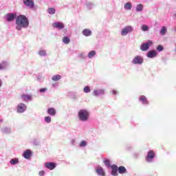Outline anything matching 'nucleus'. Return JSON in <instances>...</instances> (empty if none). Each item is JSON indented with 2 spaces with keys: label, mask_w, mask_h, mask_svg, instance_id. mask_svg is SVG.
<instances>
[{
  "label": "nucleus",
  "mask_w": 176,
  "mask_h": 176,
  "mask_svg": "<svg viewBox=\"0 0 176 176\" xmlns=\"http://www.w3.org/2000/svg\"><path fill=\"white\" fill-rule=\"evenodd\" d=\"M47 91V88H41L38 89V92L41 94L46 93Z\"/></svg>",
  "instance_id": "ea45409f"
},
{
  "label": "nucleus",
  "mask_w": 176,
  "mask_h": 176,
  "mask_svg": "<svg viewBox=\"0 0 176 176\" xmlns=\"http://www.w3.org/2000/svg\"><path fill=\"white\" fill-rule=\"evenodd\" d=\"M20 163V161L19 160V158L15 157L12 158L10 160V164L11 166H16V164H19Z\"/></svg>",
  "instance_id": "4be33fe9"
},
{
  "label": "nucleus",
  "mask_w": 176,
  "mask_h": 176,
  "mask_svg": "<svg viewBox=\"0 0 176 176\" xmlns=\"http://www.w3.org/2000/svg\"><path fill=\"white\" fill-rule=\"evenodd\" d=\"M146 57H148V58H155L157 57V52L153 50H149L146 53Z\"/></svg>",
  "instance_id": "9b49d317"
},
{
  "label": "nucleus",
  "mask_w": 176,
  "mask_h": 176,
  "mask_svg": "<svg viewBox=\"0 0 176 176\" xmlns=\"http://www.w3.org/2000/svg\"><path fill=\"white\" fill-rule=\"evenodd\" d=\"M134 157L137 158L138 157V153H134L133 154Z\"/></svg>",
  "instance_id": "de8ad7c7"
},
{
  "label": "nucleus",
  "mask_w": 176,
  "mask_h": 176,
  "mask_svg": "<svg viewBox=\"0 0 176 176\" xmlns=\"http://www.w3.org/2000/svg\"><path fill=\"white\" fill-rule=\"evenodd\" d=\"M2 86V80H0V87Z\"/></svg>",
  "instance_id": "09e8293b"
},
{
  "label": "nucleus",
  "mask_w": 176,
  "mask_h": 176,
  "mask_svg": "<svg viewBox=\"0 0 176 176\" xmlns=\"http://www.w3.org/2000/svg\"><path fill=\"white\" fill-rule=\"evenodd\" d=\"M87 146V142L85 140H82L80 142L79 146L80 148H85V146Z\"/></svg>",
  "instance_id": "473e14b6"
},
{
  "label": "nucleus",
  "mask_w": 176,
  "mask_h": 176,
  "mask_svg": "<svg viewBox=\"0 0 176 176\" xmlns=\"http://www.w3.org/2000/svg\"><path fill=\"white\" fill-rule=\"evenodd\" d=\"M45 167L48 170H54V168L57 167V164H56V162H46L45 164Z\"/></svg>",
  "instance_id": "ddd939ff"
},
{
  "label": "nucleus",
  "mask_w": 176,
  "mask_h": 176,
  "mask_svg": "<svg viewBox=\"0 0 176 176\" xmlns=\"http://www.w3.org/2000/svg\"><path fill=\"white\" fill-rule=\"evenodd\" d=\"M21 98L23 101H32V96L29 94H23Z\"/></svg>",
  "instance_id": "6ab92c4d"
},
{
  "label": "nucleus",
  "mask_w": 176,
  "mask_h": 176,
  "mask_svg": "<svg viewBox=\"0 0 176 176\" xmlns=\"http://www.w3.org/2000/svg\"><path fill=\"white\" fill-rule=\"evenodd\" d=\"M131 63L135 65H142V64L144 63V58H142V56H141L138 55L133 58Z\"/></svg>",
  "instance_id": "20e7f679"
},
{
  "label": "nucleus",
  "mask_w": 176,
  "mask_h": 176,
  "mask_svg": "<svg viewBox=\"0 0 176 176\" xmlns=\"http://www.w3.org/2000/svg\"><path fill=\"white\" fill-rule=\"evenodd\" d=\"M153 45L152 40H148L146 43H142L140 45V50L142 52H148V50Z\"/></svg>",
  "instance_id": "7ed1b4c3"
},
{
  "label": "nucleus",
  "mask_w": 176,
  "mask_h": 176,
  "mask_svg": "<svg viewBox=\"0 0 176 176\" xmlns=\"http://www.w3.org/2000/svg\"><path fill=\"white\" fill-rule=\"evenodd\" d=\"M78 118L80 122H87L90 119V112L87 109H82L78 111Z\"/></svg>",
  "instance_id": "f03ea898"
},
{
  "label": "nucleus",
  "mask_w": 176,
  "mask_h": 176,
  "mask_svg": "<svg viewBox=\"0 0 176 176\" xmlns=\"http://www.w3.org/2000/svg\"><path fill=\"white\" fill-rule=\"evenodd\" d=\"M96 173L100 176H105V171L104 170V168L101 166H98L95 168Z\"/></svg>",
  "instance_id": "f8f14e48"
},
{
  "label": "nucleus",
  "mask_w": 176,
  "mask_h": 176,
  "mask_svg": "<svg viewBox=\"0 0 176 176\" xmlns=\"http://www.w3.org/2000/svg\"><path fill=\"white\" fill-rule=\"evenodd\" d=\"M63 42L65 43V45H68L69 42H71V39L68 36H64L63 38Z\"/></svg>",
  "instance_id": "c756f323"
},
{
  "label": "nucleus",
  "mask_w": 176,
  "mask_h": 176,
  "mask_svg": "<svg viewBox=\"0 0 176 176\" xmlns=\"http://www.w3.org/2000/svg\"><path fill=\"white\" fill-rule=\"evenodd\" d=\"M127 151H130V147H126Z\"/></svg>",
  "instance_id": "603ef678"
},
{
  "label": "nucleus",
  "mask_w": 176,
  "mask_h": 176,
  "mask_svg": "<svg viewBox=\"0 0 176 176\" xmlns=\"http://www.w3.org/2000/svg\"><path fill=\"white\" fill-rule=\"evenodd\" d=\"M144 10V5L143 4H138L136 6V12H142Z\"/></svg>",
  "instance_id": "cd10ccee"
},
{
  "label": "nucleus",
  "mask_w": 176,
  "mask_h": 176,
  "mask_svg": "<svg viewBox=\"0 0 176 176\" xmlns=\"http://www.w3.org/2000/svg\"><path fill=\"white\" fill-rule=\"evenodd\" d=\"M82 34L84 36H91V30L89 29H84L82 31Z\"/></svg>",
  "instance_id": "5701e85b"
},
{
  "label": "nucleus",
  "mask_w": 176,
  "mask_h": 176,
  "mask_svg": "<svg viewBox=\"0 0 176 176\" xmlns=\"http://www.w3.org/2000/svg\"><path fill=\"white\" fill-rule=\"evenodd\" d=\"M2 122H3V120L0 119V123H2Z\"/></svg>",
  "instance_id": "3c124183"
},
{
  "label": "nucleus",
  "mask_w": 176,
  "mask_h": 176,
  "mask_svg": "<svg viewBox=\"0 0 176 176\" xmlns=\"http://www.w3.org/2000/svg\"><path fill=\"white\" fill-rule=\"evenodd\" d=\"M25 6L30 8V9H34L35 8V3L34 0H23Z\"/></svg>",
  "instance_id": "1a4fd4ad"
},
{
  "label": "nucleus",
  "mask_w": 176,
  "mask_h": 176,
  "mask_svg": "<svg viewBox=\"0 0 176 176\" xmlns=\"http://www.w3.org/2000/svg\"><path fill=\"white\" fill-rule=\"evenodd\" d=\"M9 67V63L6 61H3L0 63V71H2L3 69H6Z\"/></svg>",
  "instance_id": "412c9836"
},
{
  "label": "nucleus",
  "mask_w": 176,
  "mask_h": 176,
  "mask_svg": "<svg viewBox=\"0 0 176 176\" xmlns=\"http://www.w3.org/2000/svg\"><path fill=\"white\" fill-rule=\"evenodd\" d=\"M47 113L50 115V116H56V109L53 107H50L47 109Z\"/></svg>",
  "instance_id": "a211bd4d"
},
{
  "label": "nucleus",
  "mask_w": 176,
  "mask_h": 176,
  "mask_svg": "<svg viewBox=\"0 0 176 176\" xmlns=\"http://www.w3.org/2000/svg\"><path fill=\"white\" fill-rule=\"evenodd\" d=\"M160 35L162 36L166 35L167 34V27L166 26H162L160 31Z\"/></svg>",
  "instance_id": "393cba45"
},
{
  "label": "nucleus",
  "mask_w": 176,
  "mask_h": 176,
  "mask_svg": "<svg viewBox=\"0 0 176 176\" xmlns=\"http://www.w3.org/2000/svg\"><path fill=\"white\" fill-rule=\"evenodd\" d=\"M104 164L106 166V167H111L112 165H111V161L108 159H106L103 161Z\"/></svg>",
  "instance_id": "2f4dec72"
},
{
  "label": "nucleus",
  "mask_w": 176,
  "mask_h": 176,
  "mask_svg": "<svg viewBox=\"0 0 176 176\" xmlns=\"http://www.w3.org/2000/svg\"><path fill=\"white\" fill-rule=\"evenodd\" d=\"M117 170L119 174H126L127 173V169L123 166H117Z\"/></svg>",
  "instance_id": "f3484780"
},
{
  "label": "nucleus",
  "mask_w": 176,
  "mask_h": 176,
  "mask_svg": "<svg viewBox=\"0 0 176 176\" xmlns=\"http://www.w3.org/2000/svg\"><path fill=\"white\" fill-rule=\"evenodd\" d=\"M97 54V52L96 51L92 50L88 53L87 57L88 58H93Z\"/></svg>",
  "instance_id": "c85d7f7f"
},
{
  "label": "nucleus",
  "mask_w": 176,
  "mask_h": 176,
  "mask_svg": "<svg viewBox=\"0 0 176 176\" xmlns=\"http://www.w3.org/2000/svg\"><path fill=\"white\" fill-rule=\"evenodd\" d=\"M60 79H61V76H60V74H56L52 77V80H54V82H58Z\"/></svg>",
  "instance_id": "bb28decb"
},
{
  "label": "nucleus",
  "mask_w": 176,
  "mask_h": 176,
  "mask_svg": "<svg viewBox=\"0 0 176 176\" xmlns=\"http://www.w3.org/2000/svg\"><path fill=\"white\" fill-rule=\"evenodd\" d=\"M85 5L87 8L89 9V10H91V8H93V6H94V4H93L91 2H88Z\"/></svg>",
  "instance_id": "f704fd0d"
},
{
  "label": "nucleus",
  "mask_w": 176,
  "mask_h": 176,
  "mask_svg": "<svg viewBox=\"0 0 176 176\" xmlns=\"http://www.w3.org/2000/svg\"><path fill=\"white\" fill-rule=\"evenodd\" d=\"M44 121L45 122V123H51L52 122V117L45 116L44 118Z\"/></svg>",
  "instance_id": "72a5a7b5"
},
{
  "label": "nucleus",
  "mask_w": 176,
  "mask_h": 176,
  "mask_svg": "<svg viewBox=\"0 0 176 176\" xmlns=\"http://www.w3.org/2000/svg\"><path fill=\"white\" fill-rule=\"evenodd\" d=\"M75 140L74 139H72V140H71V144H72V145H73V146H75Z\"/></svg>",
  "instance_id": "a18cd8bd"
},
{
  "label": "nucleus",
  "mask_w": 176,
  "mask_h": 176,
  "mask_svg": "<svg viewBox=\"0 0 176 176\" xmlns=\"http://www.w3.org/2000/svg\"><path fill=\"white\" fill-rule=\"evenodd\" d=\"M42 80V76L38 75L37 76V80Z\"/></svg>",
  "instance_id": "49530a36"
},
{
  "label": "nucleus",
  "mask_w": 176,
  "mask_h": 176,
  "mask_svg": "<svg viewBox=\"0 0 176 176\" xmlns=\"http://www.w3.org/2000/svg\"><path fill=\"white\" fill-rule=\"evenodd\" d=\"M1 132L2 134H6L7 135H9V134H12V128L9 126H4L1 128Z\"/></svg>",
  "instance_id": "4468645a"
},
{
  "label": "nucleus",
  "mask_w": 176,
  "mask_h": 176,
  "mask_svg": "<svg viewBox=\"0 0 176 176\" xmlns=\"http://www.w3.org/2000/svg\"><path fill=\"white\" fill-rule=\"evenodd\" d=\"M22 156L25 158L27 159L28 160L31 159V156H32V151L30 149L25 150Z\"/></svg>",
  "instance_id": "2eb2a0df"
},
{
  "label": "nucleus",
  "mask_w": 176,
  "mask_h": 176,
  "mask_svg": "<svg viewBox=\"0 0 176 176\" xmlns=\"http://www.w3.org/2000/svg\"><path fill=\"white\" fill-rule=\"evenodd\" d=\"M67 96L71 98H76V94H75V92H69L67 94Z\"/></svg>",
  "instance_id": "c9c22d12"
},
{
  "label": "nucleus",
  "mask_w": 176,
  "mask_h": 176,
  "mask_svg": "<svg viewBox=\"0 0 176 176\" xmlns=\"http://www.w3.org/2000/svg\"><path fill=\"white\" fill-rule=\"evenodd\" d=\"M79 57L80 58H82V60H86V55L83 54H79Z\"/></svg>",
  "instance_id": "79ce46f5"
},
{
  "label": "nucleus",
  "mask_w": 176,
  "mask_h": 176,
  "mask_svg": "<svg viewBox=\"0 0 176 176\" xmlns=\"http://www.w3.org/2000/svg\"><path fill=\"white\" fill-rule=\"evenodd\" d=\"M52 27L53 28H56V30H64V28H65V25H64V23H63V22H60V21H55L52 23Z\"/></svg>",
  "instance_id": "0eeeda50"
},
{
  "label": "nucleus",
  "mask_w": 176,
  "mask_h": 176,
  "mask_svg": "<svg viewBox=\"0 0 176 176\" xmlns=\"http://www.w3.org/2000/svg\"><path fill=\"white\" fill-rule=\"evenodd\" d=\"M156 49L157 52H163V50H164V47L162 45H158Z\"/></svg>",
  "instance_id": "4c0bfd02"
},
{
  "label": "nucleus",
  "mask_w": 176,
  "mask_h": 176,
  "mask_svg": "<svg viewBox=\"0 0 176 176\" xmlns=\"http://www.w3.org/2000/svg\"><path fill=\"white\" fill-rule=\"evenodd\" d=\"M3 19L7 23H12L15 20V28L17 31H21L23 28H28L30 27V20L24 14L17 15V12H10L6 14Z\"/></svg>",
  "instance_id": "f257e3e1"
},
{
  "label": "nucleus",
  "mask_w": 176,
  "mask_h": 176,
  "mask_svg": "<svg viewBox=\"0 0 176 176\" xmlns=\"http://www.w3.org/2000/svg\"><path fill=\"white\" fill-rule=\"evenodd\" d=\"M38 54L40 57H46V56H47V52H46V50H40Z\"/></svg>",
  "instance_id": "a878e982"
},
{
  "label": "nucleus",
  "mask_w": 176,
  "mask_h": 176,
  "mask_svg": "<svg viewBox=\"0 0 176 176\" xmlns=\"http://www.w3.org/2000/svg\"><path fill=\"white\" fill-rule=\"evenodd\" d=\"M112 94L114 95V96H116V94H118V91L115 89L112 90Z\"/></svg>",
  "instance_id": "c03bdc74"
},
{
  "label": "nucleus",
  "mask_w": 176,
  "mask_h": 176,
  "mask_svg": "<svg viewBox=\"0 0 176 176\" xmlns=\"http://www.w3.org/2000/svg\"><path fill=\"white\" fill-rule=\"evenodd\" d=\"M53 87H56V84L52 85Z\"/></svg>",
  "instance_id": "864d4df0"
},
{
  "label": "nucleus",
  "mask_w": 176,
  "mask_h": 176,
  "mask_svg": "<svg viewBox=\"0 0 176 176\" xmlns=\"http://www.w3.org/2000/svg\"><path fill=\"white\" fill-rule=\"evenodd\" d=\"M173 17L176 19V13L173 14Z\"/></svg>",
  "instance_id": "8fccbe9b"
},
{
  "label": "nucleus",
  "mask_w": 176,
  "mask_h": 176,
  "mask_svg": "<svg viewBox=\"0 0 176 176\" xmlns=\"http://www.w3.org/2000/svg\"><path fill=\"white\" fill-rule=\"evenodd\" d=\"M47 13H49V14H54L56 13V8H49L47 9Z\"/></svg>",
  "instance_id": "7c9ffc66"
},
{
  "label": "nucleus",
  "mask_w": 176,
  "mask_h": 176,
  "mask_svg": "<svg viewBox=\"0 0 176 176\" xmlns=\"http://www.w3.org/2000/svg\"><path fill=\"white\" fill-rule=\"evenodd\" d=\"M33 144L35 145V146H38V145H39V140L34 139L33 140Z\"/></svg>",
  "instance_id": "a19ab883"
},
{
  "label": "nucleus",
  "mask_w": 176,
  "mask_h": 176,
  "mask_svg": "<svg viewBox=\"0 0 176 176\" xmlns=\"http://www.w3.org/2000/svg\"><path fill=\"white\" fill-rule=\"evenodd\" d=\"M124 8L126 10H131V8H133V4L130 1H128L125 3Z\"/></svg>",
  "instance_id": "b1692460"
},
{
  "label": "nucleus",
  "mask_w": 176,
  "mask_h": 176,
  "mask_svg": "<svg viewBox=\"0 0 176 176\" xmlns=\"http://www.w3.org/2000/svg\"><path fill=\"white\" fill-rule=\"evenodd\" d=\"M27 111V105L24 103H19L16 106V112L18 113H24Z\"/></svg>",
  "instance_id": "423d86ee"
},
{
  "label": "nucleus",
  "mask_w": 176,
  "mask_h": 176,
  "mask_svg": "<svg viewBox=\"0 0 176 176\" xmlns=\"http://www.w3.org/2000/svg\"><path fill=\"white\" fill-rule=\"evenodd\" d=\"M142 31H144V32L149 31V27H148V25H142Z\"/></svg>",
  "instance_id": "58836bf2"
},
{
  "label": "nucleus",
  "mask_w": 176,
  "mask_h": 176,
  "mask_svg": "<svg viewBox=\"0 0 176 176\" xmlns=\"http://www.w3.org/2000/svg\"><path fill=\"white\" fill-rule=\"evenodd\" d=\"M133 26L127 25L121 30V35L122 36H126V35L130 34V32H133Z\"/></svg>",
  "instance_id": "39448f33"
},
{
  "label": "nucleus",
  "mask_w": 176,
  "mask_h": 176,
  "mask_svg": "<svg viewBox=\"0 0 176 176\" xmlns=\"http://www.w3.org/2000/svg\"><path fill=\"white\" fill-rule=\"evenodd\" d=\"M155 151L150 150L148 151V152L147 153V155L146 157V162H152V160H153V159H155Z\"/></svg>",
  "instance_id": "9d476101"
},
{
  "label": "nucleus",
  "mask_w": 176,
  "mask_h": 176,
  "mask_svg": "<svg viewBox=\"0 0 176 176\" xmlns=\"http://www.w3.org/2000/svg\"><path fill=\"white\" fill-rule=\"evenodd\" d=\"M84 93H90L91 91V89H90V87L85 86L83 89Z\"/></svg>",
  "instance_id": "e433bc0d"
},
{
  "label": "nucleus",
  "mask_w": 176,
  "mask_h": 176,
  "mask_svg": "<svg viewBox=\"0 0 176 176\" xmlns=\"http://www.w3.org/2000/svg\"><path fill=\"white\" fill-rule=\"evenodd\" d=\"M93 96H94L95 97H100V96H105V89H95L93 91Z\"/></svg>",
  "instance_id": "6e6552de"
},
{
  "label": "nucleus",
  "mask_w": 176,
  "mask_h": 176,
  "mask_svg": "<svg viewBox=\"0 0 176 176\" xmlns=\"http://www.w3.org/2000/svg\"><path fill=\"white\" fill-rule=\"evenodd\" d=\"M111 175H113V176H118V175H119V174L118 173V165L113 164V165H111Z\"/></svg>",
  "instance_id": "dca6fc26"
},
{
  "label": "nucleus",
  "mask_w": 176,
  "mask_h": 176,
  "mask_svg": "<svg viewBox=\"0 0 176 176\" xmlns=\"http://www.w3.org/2000/svg\"><path fill=\"white\" fill-rule=\"evenodd\" d=\"M38 175L45 176V170H41L38 173Z\"/></svg>",
  "instance_id": "37998d69"
},
{
  "label": "nucleus",
  "mask_w": 176,
  "mask_h": 176,
  "mask_svg": "<svg viewBox=\"0 0 176 176\" xmlns=\"http://www.w3.org/2000/svg\"><path fill=\"white\" fill-rule=\"evenodd\" d=\"M139 101L143 104V105H146L148 104V99H146V97L144 95L141 96L139 98Z\"/></svg>",
  "instance_id": "aec40b11"
}]
</instances>
